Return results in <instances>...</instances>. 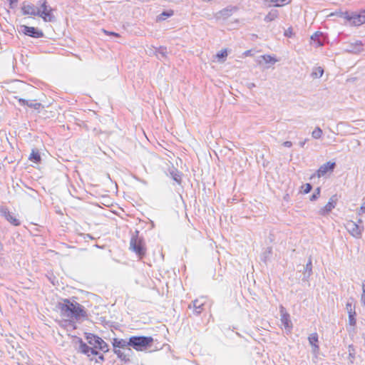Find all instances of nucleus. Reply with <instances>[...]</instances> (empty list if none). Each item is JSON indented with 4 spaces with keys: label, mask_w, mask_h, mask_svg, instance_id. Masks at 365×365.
Here are the masks:
<instances>
[{
    "label": "nucleus",
    "mask_w": 365,
    "mask_h": 365,
    "mask_svg": "<svg viewBox=\"0 0 365 365\" xmlns=\"http://www.w3.org/2000/svg\"><path fill=\"white\" fill-rule=\"evenodd\" d=\"M309 342L310 345L312 346V351L314 352H317L319 351V345L318 343V334L317 333H312L308 337Z\"/></svg>",
    "instance_id": "20"
},
{
    "label": "nucleus",
    "mask_w": 365,
    "mask_h": 365,
    "mask_svg": "<svg viewBox=\"0 0 365 365\" xmlns=\"http://www.w3.org/2000/svg\"><path fill=\"white\" fill-rule=\"evenodd\" d=\"M302 188L303 192L307 194L312 190V185L310 183H306L304 185L302 186Z\"/></svg>",
    "instance_id": "36"
},
{
    "label": "nucleus",
    "mask_w": 365,
    "mask_h": 365,
    "mask_svg": "<svg viewBox=\"0 0 365 365\" xmlns=\"http://www.w3.org/2000/svg\"><path fill=\"white\" fill-rule=\"evenodd\" d=\"M281 322L286 329L292 327V322L289 319V314L284 311V308H281Z\"/></svg>",
    "instance_id": "19"
},
{
    "label": "nucleus",
    "mask_w": 365,
    "mask_h": 365,
    "mask_svg": "<svg viewBox=\"0 0 365 365\" xmlns=\"http://www.w3.org/2000/svg\"><path fill=\"white\" fill-rule=\"evenodd\" d=\"M255 83H251V84L250 85L249 88H253V87H255Z\"/></svg>",
    "instance_id": "48"
},
{
    "label": "nucleus",
    "mask_w": 365,
    "mask_h": 365,
    "mask_svg": "<svg viewBox=\"0 0 365 365\" xmlns=\"http://www.w3.org/2000/svg\"><path fill=\"white\" fill-rule=\"evenodd\" d=\"M292 35V28H289L287 30L285 31V32H284L285 36L291 37Z\"/></svg>",
    "instance_id": "41"
},
{
    "label": "nucleus",
    "mask_w": 365,
    "mask_h": 365,
    "mask_svg": "<svg viewBox=\"0 0 365 365\" xmlns=\"http://www.w3.org/2000/svg\"><path fill=\"white\" fill-rule=\"evenodd\" d=\"M104 32H105V33H106V34H108L113 35V36H119V34H118L115 33V32H108V31H105V30H104Z\"/></svg>",
    "instance_id": "44"
},
{
    "label": "nucleus",
    "mask_w": 365,
    "mask_h": 365,
    "mask_svg": "<svg viewBox=\"0 0 365 365\" xmlns=\"http://www.w3.org/2000/svg\"><path fill=\"white\" fill-rule=\"evenodd\" d=\"M153 342L152 336H133L130 337V346L136 351H145L151 347Z\"/></svg>",
    "instance_id": "2"
},
{
    "label": "nucleus",
    "mask_w": 365,
    "mask_h": 365,
    "mask_svg": "<svg viewBox=\"0 0 365 365\" xmlns=\"http://www.w3.org/2000/svg\"><path fill=\"white\" fill-rule=\"evenodd\" d=\"M18 101L21 106H27L30 108H34L35 110H38L41 107V104L40 103H36L34 101H26L23 98H19Z\"/></svg>",
    "instance_id": "21"
},
{
    "label": "nucleus",
    "mask_w": 365,
    "mask_h": 365,
    "mask_svg": "<svg viewBox=\"0 0 365 365\" xmlns=\"http://www.w3.org/2000/svg\"><path fill=\"white\" fill-rule=\"evenodd\" d=\"M114 353L118 356V357L124 362H128L130 361V357L133 354L132 349H126L123 350H117L115 351Z\"/></svg>",
    "instance_id": "14"
},
{
    "label": "nucleus",
    "mask_w": 365,
    "mask_h": 365,
    "mask_svg": "<svg viewBox=\"0 0 365 365\" xmlns=\"http://www.w3.org/2000/svg\"><path fill=\"white\" fill-rule=\"evenodd\" d=\"M112 344L113 346V351L130 349V339L126 340L123 339L114 338L113 339Z\"/></svg>",
    "instance_id": "10"
},
{
    "label": "nucleus",
    "mask_w": 365,
    "mask_h": 365,
    "mask_svg": "<svg viewBox=\"0 0 365 365\" xmlns=\"http://www.w3.org/2000/svg\"><path fill=\"white\" fill-rule=\"evenodd\" d=\"M251 53H252V51L250 50H248V51H246L245 53H244V55L247 56H250L251 55Z\"/></svg>",
    "instance_id": "47"
},
{
    "label": "nucleus",
    "mask_w": 365,
    "mask_h": 365,
    "mask_svg": "<svg viewBox=\"0 0 365 365\" xmlns=\"http://www.w3.org/2000/svg\"><path fill=\"white\" fill-rule=\"evenodd\" d=\"M336 197L335 195L332 196L327 204L320 210V214L322 215H324L327 213H329L330 211H331L332 209H334L336 204V199H334Z\"/></svg>",
    "instance_id": "17"
},
{
    "label": "nucleus",
    "mask_w": 365,
    "mask_h": 365,
    "mask_svg": "<svg viewBox=\"0 0 365 365\" xmlns=\"http://www.w3.org/2000/svg\"><path fill=\"white\" fill-rule=\"evenodd\" d=\"M11 7H12L13 4H15L18 2V0H9Z\"/></svg>",
    "instance_id": "46"
},
{
    "label": "nucleus",
    "mask_w": 365,
    "mask_h": 365,
    "mask_svg": "<svg viewBox=\"0 0 365 365\" xmlns=\"http://www.w3.org/2000/svg\"><path fill=\"white\" fill-rule=\"evenodd\" d=\"M279 12L276 9L271 10L264 17V21L270 22L274 21L278 17Z\"/></svg>",
    "instance_id": "25"
},
{
    "label": "nucleus",
    "mask_w": 365,
    "mask_h": 365,
    "mask_svg": "<svg viewBox=\"0 0 365 365\" xmlns=\"http://www.w3.org/2000/svg\"><path fill=\"white\" fill-rule=\"evenodd\" d=\"M39 7H37L39 14L38 16L43 19L46 22H52L55 20V16L52 14V8L47 5L46 0H40L38 1Z\"/></svg>",
    "instance_id": "4"
},
{
    "label": "nucleus",
    "mask_w": 365,
    "mask_h": 365,
    "mask_svg": "<svg viewBox=\"0 0 365 365\" xmlns=\"http://www.w3.org/2000/svg\"><path fill=\"white\" fill-rule=\"evenodd\" d=\"M234 9H235V8H231V9L226 8V9L221 10L220 11V14L222 16H223L225 18H227L232 14V11Z\"/></svg>",
    "instance_id": "32"
},
{
    "label": "nucleus",
    "mask_w": 365,
    "mask_h": 365,
    "mask_svg": "<svg viewBox=\"0 0 365 365\" xmlns=\"http://www.w3.org/2000/svg\"><path fill=\"white\" fill-rule=\"evenodd\" d=\"M173 15V11H163V13H161L158 16V21H164L167 18Z\"/></svg>",
    "instance_id": "28"
},
{
    "label": "nucleus",
    "mask_w": 365,
    "mask_h": 365,
    "mask_svg": "<svg viewBox=\"0 0 365 365\" xmlns=\"http://www.w3.org/2000/svg\"><path fill=\"white\" fill-rule=\"evenodd\" d=\"M322 130L319 127H316L312 133V136L314 139H319L322 135Z\"/></svg>",
    "instance_id": "30"
},
{
    "label": "nucleus",
    "mask_w": 365,
    "mask_h": 365,
    "mask_svg": "<svg viewBox=\"0 0 365 365\" xmlns=\"http://www.w3.org/2000/svg\"><path fill=\"white\" fill-rule=\"evenodd\" d=\"M336 15L340 17H344V19H347L348 21H351L352 14L350 15L348 12H336V13H331L330 16H334Z\"/></svg>",
    "instance_id": "29"
},
{
    "label": "nucleus",
    "mask_w": 365,
    "mask_h": 365,
    "mask_svg": "<svg viewBox=\"0 0 365 365\" xmlns=\"http://www.w3.org/2000/svg\"><path fill=\"white\" fill-rule=\"evenodd\" d=\"M348 352H349V359H351V360L354 359H355L356 351H355V348H354L353 344L349 345V346H348Z\"/></svg>",
    "instance_id": "33"
},
{
    "label": "nucleus",
    "mask_w": 365,
    "mask_h": 365,
    "mask_svg": "<svg viewBox=\"0 0 365 365\" xmlns=\"http://www.w3.org/2000/svg\"><path fill=\"white\" fill-rule=\"evenodd\" d=\"M353 301L354 299L352 298L347 301L346 304V309L349 317V324L354 328L356 324V312L355 310V305L353 304Z\"/></svg>",
    "instance_id": "7"
},
{
    "label": "nucleus",
    "mask_w": 365,
    "mask_h": 365,
    "mask_svg": "<svg viewBox=\"0 0 365 365\" xmlns=\"http://www.w3.org/2000/svg\"><path fill=\"white\" fill-rule=\"evenodd\" d=\"M361 301L364 306H365V279L362 282V294Z\"/></svg>",
    "instance_id": "37"
},
{
    "label": "nucleus",
    "mask_w": 365,
    "mask_h": 365,
    "mask_svg": "<svg viewBox=\"0 0 365 365\" xmlns=\"http://www.w3.org/2000/svg\"><path fill=\"white\" fill-rule=\"evenodd\" d=\"M98 359L95 360L96 363H101L105 360L104 356L98 352Z\"/></svg>",
    "instance_id": "40"
},
{
    "label": "nucleus",
    "mask_w": 365,
    "mask_h": 365,
    "mask_svg": "<svg viewBox=\"0 0 365 365\" xmlns=\"http://www.w3.org/2000/svg\"><path fill=\"white\" fill-rule=\"evenodd\" d=\"M320 192H321V189L320 187H317L314 192H313V194L311 195L310 197V200L311 201H314L316 200L317 199H318V197H319L320 195Z\"/></svg>",
    "instance_id": "35"
},
{
    "label": "nucleus",
    "mask_w": 365,
    "mask_h": 365,
    "mask_svg": "<svg viewBox=\"0 0 365 365\" xmlns=\"http://www.w3.org/2000/svg\"><path fill=\"white\" fill-rule=\"evenodd\" d=\"M312 274V262L311 257L309 258V260L305 266H303V272H302V280L308 281L310 276Z\"/></svg>",
    "instance_id": "16"
},
{
    "label": "nucleus",
    "mask_w": 365,
    "mask_h": 365,
    "mask_svg": "<svg viewBox=\"0 0 365 365\" xmlns=\"http://www.w3.org/2000/svg\"><path fill=\"white\" fill-rule=\"evenodd\" d=\"M57 308L60 310L61 315L68 319L64 320L66 324L72 320H79L81 318L87 317L84 307L76 301H70V299H64L57 304Z\"/></svg>",
    "instance_id": "1"
},
{
    "label": "nucleus",
    "mask_w": 365,
    "mask_h": 365,
    "mask_svg": "<svg viewBox=\"0 0 365 365\" xmlns=\"http://www.w3.org/2000/svg\"><path fill=\"white\" fill-rule=\"evenodd\" d=\"M86 339L88 343L93 346L96 350L98 349L103 352H107L108 349V344L101 337L91 333H86Z\"/></svg>",
    "instance_id": "5"
},
{
    "label": "nucleus",
    "mask_w": 365,
    "mask_h": 365,
    "mask_svg": "<svg viewBox=\"0 0 365 365\" xmlns=\"http://www.w3.org/2000/svg\"><path fill=\"white\" fill-rule=\"evenodd\" d=\"M1 214L2 216L5 217V219L9 221L11 225L14 226H19L21 224V222L11 212H10L8 209L2 208L1 210Z\"/></svg>",
    "instance_id": "12"
},
{
    "label": "nucleus",
    "mask_w": 365,
    "mask_h": 365,
    "mask_svg": "<svg viewBox=\"0 0 365 365\" xmlns=\"http://www.w3.org/2000/svg\"><path fill=\"white\" fill-rule=\"evenodd\" d=\"M358 222H359V223H361V222H362V220L359 219V221H358Z\"/></svg>",
    "instance_id": "49"
},
{
    "label": "nucleus",
    "mask_w": 365,
    "mask_h": 365,
    "mask_svg": "<svg viewBox=\"0 0 365 365\" xmlns=\"http://www.w3.org/2000/svg\"><path fill=\"white\" fill-rule=\"evenodd\" d=\"M155 53L157 58L160 60L166 58L168 54L167 48L164 46H160L159 48H155Z\"/></svg>",
    "instance_id": "22"
},
{
    "label": "nucleus",
    "mask_w": 365,
    "mask_h": 365,
    "mask_svg": "<svg viewBox=\"0 0 365 365\" xmlns=\"http://www.w3.org/2000/svg\"><path fill=\"white\" fill-rule=\"evenodd\" d=\"M324 73V69L319 66V67H316L314 68L312 73V76L313 78H320L322 76Z\"/></svg>",
    "instance_id": "27"
},
{
    "label": "nucleus",
    "mask_w": 365,
    "mask_h": 365,
    "mask_svg": "<svg viewBox=\"0 0 365 365\" xmlns=\"http://www.w3.org/2000/svg\"><path fill=\"white\" fill-rule=\"evenodd\" d=\"M307 140V139H305L304 140L299 142V146H300V147H302V148H303V147L304 146V145H305V143H306Z\"/></svg>",
    "instance_id": "45"
},
{
    "label": "nucleus",
    "mask_w": 365,
    "mask_h": 365,
    "mask_svg": "<svg viewBox=\"0 0 365 365\" xmlns=\"http://www.w3.org/2000/svg\"><path fill=\"white\" fill-rule=\"evenodd\" d=\"M283 145L287 148H290L292 145V143L291 141H285L283 143Z\"/></svg>",
    "instance_id": "43"
},
{
    "label": "nucleus",
    "mask_w": 365,
    "mask_h": 365,
    "mask_svg": "<svg viewBox=\"0 0 365 365\" xmlns=\"http://www.w3.org/2000/svg\"><path fill=\"white\" fill-rule=\"evenodd\" d=\"M227 53L226 50L221 51H220L219 53H217V57L219 59L225 58L227 57Z\"/></svg>",
    "instance_id": "38"
},
{
    "label": "nucleus",
    "mask_w": 365,
    "mask_h": 365,
    "mask_svg": "<svg viewBox=\"0 0 365 365\" xmlns=\"http://www.w3.org/2000/svg\"><path fill=\"white\" fill-rule=\"evenodd\" d=\"M365 213V202L362 204V205L360 207L359 214L361 215Z\"/></svg>",
    "instance_id": "42"
},
{
    "label": "nucleus",
    "mask_w": 365,
    "mask_h": 365,
    "mask_svg": "<svg viewBox=\"0 0 365 365\" xmlns=\"http://www.w3.org/2000/svg\"><path fill=\"white\" fill-rule=\"evenodd\" d=\"M76 343L78 344V347L77 348L78 352L82 353L88 357L92 355L98 354V351L97 350L88 346L86 343L82 340V339L76 337Z\"/></svg>",
    "instance_id": "6"
},
{
    "label": "nucleus",
    "mask_w": 365,
    "mask_h": 365,
    "mask_svg": "<svg viewBox=\"0 0 365 365\" xmlns=\"http://www.w3.org/2000/svg\"><path fill=\"white\" fill-rule=\"evenodd\" d=\"M345 227L352 237L355 238H360L361 237L363 227L359 226L356 222L349 220L346 222Z\"/></svg>",
    "instance_id": "8"
},
{
    "label": "nucleus",
    "mask_w": 365,
    "mask_h": 365,
    "mask_svg": "<svg viewBox=\"0 0 365 365\" xmlns=\"http://www.w3.org/2000/svg\"><path fill=\"white\" fill-rule=\"evenodd\" d=\"M359 17V16L358 15V14H352V18H351V21L353 25L360 26V25L363 24L361 20H360V19Z\"/></svg>",
    "instance_id": "31"
},
{
    "label": "nucleus",
    "mask_w": 365,
    "mask_h": 365,
    "mask_svg": "<svg viewBox=\"0 0 365 365\" xmlns=\"http://www.w3.org/2000/svg\"><path fill=\"white\" fill-rule=\"evenodd\" d=\"M336 167V163L334 162L329 161L323 165H322L317 170V176L318 178H321L325 175L328 173L332 172Z\"/></svg>",
    "instance_id": "11"
},
{
    "label": "nucleus",
    "mask_w": 365,
    "mask_h": 365,
    "mask_svg": "<svg viewBox=\"0 0 365 365\" xmlns=\"http://www.w3.org/2000/svg\"><path fill=\"white\" fill-rule=\"evenodd\" d=\"M170 177L178 184L181 182V173L175 168H173L169 170Z\"/></svg>",
    "instance_id": "24"
},
{
    "label": "nucleus",
    "mask_w": 365,
    "mask_h": 365,
    "mask_svg": "<svg viewBox=\"0 0 365 365\" xmlns=\"http://www.w3.org/2000/svg\"><path fill=\"white\" fill-rule=\"evenodd\" d=\"M311 39L316 43V46H322L327 41V36L322 32L317 31L312 36Z\"/></svg>",
    "instance_id": "15"
},
{
    "label": "nucleus",
    "mask_w": 365,
    "mask_h": 365,
    "mask_svg": "<svg viewBox=\"0 0 365 365\" xmlns=\"http://www.w3.org/2000/svg\"><path fill=\"white\" fill-rule=\"evenodd\" d=\"M266 63H274L277 61L274 58L269 55H263L261 56Z\"/></svg>",
    "instance_id": "34"
},
{
    "label": "nucleus",
    "mask_w": 365,
    "mask_h": 365,
    "mask_svg": "<svg viewBox=\"0 0 365 365\" xmlns=\"http://www.w3.org/2000/svg\"><path fill=\"white\" fill-rule=\"evenodd\" d=\"M193 307L195 312L197 314H199L202 311V306L204 305V302H200V299H195L192 302Z\"/></svg>",
    "instance_id": "26"
},
{
    "label": "nucleus",
    "mask_w": 365,
    "mask_h": 365,
    "mask_svg": "<svg viewBox=\"0 0 365 365\" xmlns=\"http://www.w3.org/2000/svg\"><path fill=\"white\" fill-rule=\"evenodd\" d=\"M358 15L359 16V18L361 20L362 24H365V9L359 13Z\"/></svg>",
    "instance_id": "39"
},
{
    "label": "nucleus",
    "mask_w": 365,
    "mask_h": 365,
    "mask_svg": "<svg viewBox=\"0 0 365 365\" xmlns=\"http://www.w3.org/2000/svg\"><path fill=\"white\" fill-rule=\"evenodd\" d=\"M29 160L34 163H40L41 158L38 150L36 149H33L29 157Z\"/></svg>",
    "instance_id": "23"
},
{
    "label": "nucleus",
    "mask_w": 365,
    "mask_h": 365,
    "mask_svg": "<svg viewBox=\"0 0 365 365\" xmlns=\"http://www.w3.org/2000/svg\"><path fill=\"white\" fill-rule=\"evenodd\" d=\"M21 11L24 15L38 16L39 14L37 7L34 4H24Z\"/></svg>",
    "instance_id": "13"
},
{
    "label": "nucleus",
    "mask_w": 365,
    "mask_h": 365,
    "mask_svg": "<svg viewBox=\"0 0 365 365\" xmlns=\"http://www.w3.org/2000/svg\"><path fill=\"white\" fill-rule=\"evenodd\" d=\"M347 50L351 53H359L364 51L363 43L361 41H356L349 44Z\"/></svg>",
    "instance_id": "18"
},
{
    "label": "nucleus",
    "mask_w": 365,
    "mask_h": 365,
    "mask_svg": "<svg viewBox=\"0 0 365 365\" xmlns=\"http://www.w3.org/2000/svg\"><path fill=\"white\" fill-rule=\"evenodd\" d=\"M139 232L136 230L130 238V249L133 251L140 259L145 255L146 249L142 237L138 236Z\"/></svg>",
    "instance_id": "3"
},
{
    "label": "nucleus",
    "mask_w": 365,
    "mask_h": 365,
    "mask_svg": "<svg viewBox=\"0 0 365 365\" xmlns=\"http://www.w3.org/2000/svg\"><path fill=\"white\" fill-rule=\"evenodd\" d=\"M21 32H22L24 35L38 38L43 36V33L41 30L33 26H28L26 25H21L20 26Z\"/></svg>",
    "instance_id": "9"
}]
</instances>
